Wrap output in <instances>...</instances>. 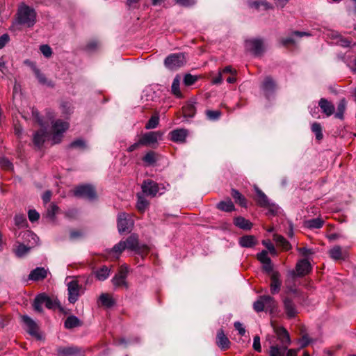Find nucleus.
I'll list each match as a JSON object with an SVG mask.
<instances>
[{"mask_svg":"<svg viewBox=\"0 0 356 356\" xmlns=\"http://www.w3.org/2000/svg\"><path fill=\"white\" fill-rule=\"evenodd\" d=\"M36 12L30 6L22 3L16 14V23L27 28L33 27L36 22Z\"/></svg>","mask_w":356,"mask_h":356,"instance_id":"nucleus-1","label":"nucleus"},{"mask_svg":"<svg viewBox=\"0 0 356 356\" xmlns=\"http://www.w3.org/2000/svg\"><path fill=\"white\" fill-rule=\"evenodd\" d=\"M67 286V300L71 304H74L83 293L82 286L79 284L76 278L67 277L65 279Z\"/></svg>","mask_w":356,"mask_h":356,"instance_id":"nucleus-2","label":"nucleus"},{"mask_svg":"<svg viewBox=\"0 0 356 356\" xmlns=\"http://www.w3.org/2000/svg\"><path fill=\"white\" fill-rule=\"evenodd\" d=\"M120 241H124V250L134 252L135 254H143L149 250L147 245L139 243L138 236L135 234H131L125 240Z\"/></svg>","mask_w":356,"mask_h":356,"instance_id":"nucleus-3","label":"nucleus"},{"mask_svg":"<svg viewBox=\"0 0 356 356\" xmlns=\"http://www.w3.org/2000/svg\"><path fill=\"white\" fill-rule=\"evenodd\" d=\"M70 124L67 122L56 120L51 123L53 144L60 143L62 140L63 134L69 129Z\"/></svg>","mask_w":356,"mask_h":356,"instance_id":"nucleus-4","label":"nucleus"},{"mask_svg":"<svg viewBox=\"0 0 356 356\" xmlns=\"http://www.w3.org/2000/svg\"><path fill=\"white\" fill-rule=\"evenodd\" d=\"M186 63V58L184 53L171 54L164 60L165 66L170 70H175L184 66Z\"/></svg>","mask_w":356,"mask_h":356,"instance_id":"nucleus-5","label":"nucleus"},{"mask_svg":"<svg viewBox=\"0 0 356 356\" xmlns=\"http://www.w3.org/2000/svg\"><path fill=\"white\" fill-rule=\"evenodd\" d=\"M263 273L270 279V290L273 295L277 294L281 289L282 280L280 273L275 268H262Z\"/></svg>","mask_w":356,"mask_h":356,"instance_id":"nucleus-6","label":"nucleus"},{"mask_svg":"<svg viewBox=\"0 0 356 356\" xmlns=\"http://www.w3.org/2000/svg\"><path fill=\"white\" fill-rule=\"evenodd\" d=\"M254 188L257 195L256 201L257 204L261 207L267 208L272 215L277 214L279 209L278 207L275 204L270 203L268 197L258 186H254Z\"/></svg>","mask_w":356,"mask_h":356,"instance_id":"nucleus-7","label":"nucleus"},{"mask_svg":"<svg viewBox=\"0 0 356 356\" xmlns=\"http://www.w3.org/2000/svg\"><path fill=\"white\" fill-rule=\"evenodd\" d=\"M74 195L76 197H84L88 200H95L96 198V191L95 188L89 184L80 185L74 190Z\"/></svg>","mask_w":356,"mask_h":356,"instance_id":"nucleus-8","label":"nucleus"},{"mask_svg":"<svg viewBox=\"0 0 356 356\" xmlns=\"http://www.w3.org/2000/svg\"><path fill=\"white\" fill-rule=\"evenodd\" d=\"M298 251L302 258L298 260L296 267H312V257L314 254L312 249L305 247L298 248Z\"/></svg>","mask_w":356,"mask_h":356,"instance_id":"nucleus-9","label":"nucleus"},{"mask_svg":"<svg viewBox=\"0 0 356 356\" xmlns=\"http://www.w3.org/2000/svg\"><path fill=\"white\" fill-rule=\"evenodd\" d=\"M22 320L26 326V332L32 337L38 339H41V336L38 332L39 327L38 324L29 316L24 315L22 316Z\"/></svg>","mask_w":356,"mask_h":356,"instance_id":"nucleus-10","label":"nucleus"},{"mask_svg":"<svg viewBox=\"0 0 356 356\" xmlns=\"http://www.w3.org/2000/svg\"><path fill=\"white\" fill-rule=\"evenodd\" d=\"M141 189L143 195L154 197L159 191V186L152 179H145L141 185Z\"/></svg>","mask_w":356,"mask_h":356,"instance_id":"nucleus-11","label":"nucleus"},{"mask_svg":"<svg viewBox=\"0 0 356 356\" xmlns=\"http://www.w3.org/2000/svg\"><path fill=\"white\" fill-rule=\"evenodd\" d=\"M246 48L255 56H261L264 51L263 40L261 39H251L245 41Z\"/></svg>","mask_w":356,"mask_h":356,"instance_id":"nucleus-12","label":"nucleus"},{"mask_svg":"<svg viewBox=\"0 0 356 356\" xmlns=\"http://www.w3.org/2000/svg\"><path fill=\"white\" fill-rule=\"evenodd\" d=\"M124 241H120L111 249L106 250L104 253L106 258L111 261L118 260L124 250Z\"/></svg>","mask_w":356,"mask_h":356,"instance_id":"nucleus-13","label":"nucleus"},{"mask_svg":"<svg viewBox=\"0 0 356 356\" xmlns=\"http://www.w3.org/2000/svg\"><path fill=\"white\" fill-rule=\"evenodd\" d=\"M132 226L133 221L130 218H128L127 213H119L118 216V229L120 234L129 232Z\"/></svg>","mask_w":356,"mask_h":356,"instance_id":"nucleus-14","label":"nucleus"},{"mask_svg":"<svg viewBox=\"0 0 356 356\" xmlns=\"http://www.w3.org/2000/svg\"><path fill=\"white\" fill-rule=\"evenodd\" d=\"M188 135V131L183 128L174 129L168 134L170 140L177 143H184Z\"/></svg>","mask_w":356,"mask_h":356,"instance_id":"nucleus-15","label":"nucleus"},{"mask_svg":"<svg viewBox=\"0 0 356 356\" xmlns=\"http://www.w3.org/2000/svg\"><path fill=\"white\" fill-rule=\"evenodd\" d=\"M161 136V134L159 131H150L142 136L140 138V143L142 145L147 146L157 143L159 138Z\"/></svg>","mask_w":356,"mask_h":356,"instance_id":"nucleus-16","label":"nucleus"},{"mask_svg":"<svg viewBox=\"0 0 356 356\" xmlns=\"http://www.w3.org/2000/svg\"><path fill=\"white\" fill-rule=\"evenodd\" d=\"M275 332L281 346L288 348L291 344L290 335L288 331L283 327H279L275 330Z\"/></svg>","mask_w":356,"mask_h":356,"instance_id":"nucleus-17","label":"nucleus"},{"mask_svg":"<svg viewBox=\"0 0 356 356\" xmlns=\"http://www.w3.org/2000/svg\"><path fill=\"white\" fill-rule=\"evenodd\" d=\"M261 88L264 93V95L268 98L269 96L273 93L276 88V84L274 80L270 76H266L261 86Z\"/></svg>","mask_w":356,"mask_h":356,"instance_id":"nucleus-18","label":"nucleus"},{"mask_svg":"<svg viewBox=\"0 0 356 356\" xmlns=\"http://www.w3.org/2000/svg\"><path fill=\"white\" fill-rule=\"evenodd\" d=\"M216 343L222 350H227L230 347V341L225 334L222 329L218 330L216 334Z\"/></svg>","mask_w":356,"mask_h":356,"instance_id":"nucleus-19","label":"nucleus"},{"mask_svg":"<svg viewBox=\"0 0 356 356\" xmlns=\"http://www.w3.org/2000/svg\"><path fill=\"white\" fill-rule=\"evenodd\" d=\"M22 238L24 243H26L28 246L33 248L38 244L39 238L38 236L31 230H26L21 233Z\"/></svg>","mask_w":356,"mask_h":356,"instance_id":"nucleus-20","label":"nucleus"},{"mask_svg":"<svg viewBox=\"0 0 356 356\" xmlns=\"http://www.w3.org/2000/svg\"><path fill=\"white\" fill-rule=\"evenodd\" d=\"M283 305L285 313L289 318H294L297 314L296 307L293 300L289 298L283 300Z\"/></svg>","mask_w":356,"mask_h":356,"instance_id":"nucleus-21","label":"nucleus"},{"mask_svg":"<svg viewBox=\"0 0 356 356\" xmlns=\"http://www.w3.org/2000/svg\"><path fill=\"white\" fill-rule=\"evenodd\" d=\"M318 106L322 112L327 116H331L334 113V104L325 98H321L318 102Z\"/></svg>","mask_w":356,"mask_h":356,"instance_id":"nucleus-22","label":"nucleus"},{"mask_svg":"<svg viewBox=\"0 0 356 356\" xmlns=\"http://www.w3.org/2000/svg\"><path fill=\"white\" fill-rule=\"evenodd\" d=\"M238 243L243 248H251L258 244V240L253 235H245L239 238Z\"/></svg>","mask_w":356,"mask_h":356,"instance_id":"nucleus-23","label":"nucleus"},{"mask_svg":"<svg viewBox=\"0 0 356 356\" xmlns=\"http://www.w3.org/2000/svg\"><path fill=\"white\" fill-rule=\"evenodd\" d=\"M127 268H122V270L116 274L114 277L112 279V282L114 286H125L127 288V284L125 281V279L127 275Z\"/></svg>","mask_w":356,"mask_h":356,"instance_id":"nucleus-24","label":"nucleus"},{"mask_svg":"<svg viewBox=\"0 0 356 356\" xmlns=\"http://www.w3.org/2000/svg\"><path fill=\"white\" fill-rule=\"evenodd\" d=\"M234 225L243 230H250L253 226L252 223L242 216L235 217L233 220Z\"/></svg>","mask_w":356,"mask_h":356,"instance_id":"nucleus-25","label":"nucleus"},{"mask_svg":"<svg viewBox=\"0 0 356 356\" xmlns=\"http://www.w3.org/2000/svg\"><path fill=\"white\" fill-rule=\"evenodd\" d=\"M324 223V220L321 217L306 220L303 222L304 227L309 229H320Z\"/></svg>","mask_w":356,"mask_h":356,"instance_id":"nucleus-26","label":"nucleus"},{"mask_svg":"<svg viewBox=\"0 0 356 356\" xmlns=\"http://www.w3.org/2000/svg\"><path fill=\"white\" fill-rule=\"evenodd\" d=\"M48 268H34L29 274V279L33 281L42 280L47 276Z\"/></svg>","mask_w":356,"mask_h":356,"instance_id":"nucleus-27","label":"nucleus"},{"mask_svg":"<svg viewBox=\"0 0 356 356\" xmlns=\"http://www.w3.org/2000/svg\"><path fill=\"white\" fill-rule=\"evenodd\" d=\"M329 254L334 260H344L346 257V252H343L341 248L339 245H336L330 249Z\"/></svg>","mask_w":356,"mask_h":356,"instance_id":"nucleus-28","label":"nucleus"},{"mask_svg":"<svg viewBox=\"0 0 356 356\" xmlns=\"http://www.w3.org/2000/svg\"><path fill=\"white\" fill-rule=\"evenodd\" d=\"M180 81L181 78L179 75H176L174 78L172 86L171 92L177 98H182L183 95L180 90Z\"/></svg>","mask_w":356,"mask_h":356,"instance_id":"nucleus-29","label":"nucleus"},{"mask_svg":"<svg viewBox=\"0 0 356 356\" xmlns=\"http://www.w3.org/2000/svg\"><path fill=\"white\" fill-rule=\"evenodd\" d=\"M32 65L33 72L40 83L42 85H47L49 87H54V85L53 82L51 81H48L47 79L45 77L44 74L41 73L38 68H37L33 64H32Z\"/></svg>","mask_w":356,"mask_h":356,"instance_id":"nucleus-30","label":"nucleus"},{"mask_svg":"<svg viewBox=\"0 0 356 356\" xmlns=\"http://www.w3.org/2000/svg\"><path fill=\"white\" fill-rule=\"evenodd\" d=\"M31 249V248L30 246H28L27 245H25L22 243H18V244L13 249V252L17 257H23L29 252Z\"/></svg>","mask_w":356,"mask_h":356,"instance_id":"nucleus-31","label":"nucleus"},{"mask_svg":"<svg viewBox=\"0 0 356 356\" xmlns=\"http://www.w3.org/2000/svg\"><path fill=\"white\" fill-rule=\"evenodd\" d=\"M136 196H137L136 208L140 212L143 213L148 208L149 202L144 197L143 194L138 193Z\"/></svg>","mask_w":356,"mask_h":356,"instance_id":"nucleus-32","label":"nucleus"},{"mask_svg":"<svg viewBox=\"0 0 356 356\" xmlns=\"http://www.w3.org/2000/svg\"><path fill=\"white\" fill-rule=\"evenodd\" d=\"M231 195L236 204H239L241 207H247V200L238 191L232 188Z\"/></svg>","mask_w":356,"mask_h":356,"instance_id":"nucleus-33","label":"nucleus"},{"mask_svg":"<svg viewBox=\"0 0 356 356\" xmlns=\"http://www.w3.org/2000/svg\"><path fill=\"white\" fill-rule=\"evenodd\" d=\"M273 239L276 242L277 245L281 247L282 250L287 251L291 248L290 243L282 236L274 234Z\"/></svg>","mask_w":356,"mask_h":356,"instance_id":"nucleus-34","label":"nucleus"},{"mask_svg":"<svg viewBox=\"0 0 356 356\" xmlns=\"http://www.w3.org/2000/svg\"><path fill=\"white\" fill-rule=\"evenodd\" d=\"M47 138V132L45 130H40L33 136V143L38 147H41Z\"/></svg>","mask_w":356,"mask_h":356,"instance_id":"nucleus-35","label":"nucleus"},{"mask_svg":"<svg viewBox=\"0 0 356 356\" xmlns=\"http://www.w3.org/2000/svg\"><path fill=\"white\" fill-rule=\"evenodd\" d=\"M288 348L278 345H273L270 347L269 356H285Z\"/></svg>","mask_w":356,"mask_h":356,"instance_id":"nucleus-36","label":"nucleus"},{"mask_svg":"<svg viewBox=\"0 0 356 356\" xmlns=\"http://www.w3.org/2000/svg\"><path fill=\"white\" fill-rule=\"evenodd\" d=\"M81 325V321L74 315L68 316L64 323L65 327L67 329L79 327Z\"/></svg>","mask_w":356,"mask_h":356,"instance_id":"nucleus-37","label":"nucleus"},{"mask_svg":"<svg viewBox=\"0 0 356 356\" xmlns=\"http://www.w3.org/2000/svg\"><path fill=\"white\" fill-rule=\"evenodd\" d=\"M79 352L75 347H60L57 349L58 356H72Z\"/></svg>","mask_w":356,"mask_h":356,"instance_id":"nucleus-38","label":"nucleus"},{"mask_svg":"<svg viewBox=\"0 0 356 356\" xmlns=\"http://www.w3.org/2000/svg\"><path fill=\"white\" fill-rule=\"evenodd\" d=\"M217 208L225 212H231L235 210V207L230 199L218 202L217 204Z\"/></svg>","mask_w":356,"mask_h":356,"instance_id":"nucleus-39","label":"nucleus"},{"mask_svg":"<svg viewBox=\"0 0 356 356\" xmlns=\"http://www.w3.org/2000/svg\"><path fill=\"white\" fill-rule=\"evenodd\" d=\"M264 299L265 309L273 312L277 307V303L275 299L270 296H262Z\"/></svg>","mask_w":356,"mask_h":356,"instance_id":"nucleus-40","label":"nucleus"},{"mask_svg":"<svg viewBox=\"0 0 356 356\" xmlns=\"http://www.w3.org/2000/svg\"><path fill=\"white\" fill-rule=\"evenodd\" d=\"M183 115L184 118H193L196 113V108L193 103H188L183 106Z\"/></svg>","mask_w":356,"mask_h":356,"instance_id":"nucleus-41","label":"nucleus"},{"mask_svg":"<svg viewBox=\"0 0 356 356\" xmlns=\"http://www.w3.org/2000/svg\"><path fill=\"white\" fill-rule=\"evenodd\" d=\"M99 300L102 305L108 308L115 305V300L108 293H102L99 296Z\"/></svg>","mask_w":356,"mask_h":356,"instance_id":"nucleus-42","label":"nucleus"},{"mask_svg":"<svg viewBox=\"0 0 356 356\" xmlns=\"http://www.w3.org/2000/svg\"><path fill=\"white\" fill-rule=\"evenodd\" d=\"M44 305V293L38 295L34 300L33 306L35 311L41 313L43 312L42 306Z\"/></svg>","mask_w":356,"mask_h":356,"instance_id":"nucleus-43","label":"nucleus"},{"mask_svg":"<svg viewBox=\"0 0 356 356\" xmlns=\"http://www.w3.org/2000/svg\"><path fill=\"white\" fill-rule=\"evenodd\" d=\"M312 268H293L289 272V275L292 278L297 277H302L307 274H309Z\"/></svg>","mask_w":356,"mask_h":356,"instance_id":"nucleus-44","label":"nucleus"},{"mask_svg":"<svg viewBox=\"0 0 356 356\" xmlns=\"http://www.w3.org/2000/svg\"><path fill=\"white\" fill-rule=\"evenodd\" d=\"M257 259L264 265L263 267H270L271 260L268 255V251L262 250L260 253L257 254Z\"/></svg>","mask_w":356,"mask_h":356,"instance_id":"nucleus-45","label":"nucleus"},{"mask_svg":"<svg viewBox=\"0 0 356 356\" xmlns=\"http://www.w3.org/2000/svg\"><path fill=\"white\" fill-rule=\"evenodd\" d=\"M346 108V101L345 99H342L340 100L338 106H337V111L335 113V118L343 120V114Z\"/></svg>","mask_w":356,"mask_h":356,"instance_id":"nucleus-46","label":"nucleus"},{"mask_svg":"<svg viewBox=\"0 0 356 356\" xmlns=\"http://www.w3.org/2000/svg\"><path fill=\"white\" fill-rule=\"evenodd\" d=\"M59 210V207L54 203H51L47 209V217L51 220L55 221L56 214Z\"/></svg>","mask_w":356,"mask_h":356,"instance_id":"nucleus-47","label":"nucleus"},{"mask_svg":"<svg viewBox=\"0 0 356 356\" xmlns=\"http://www.w3.org/2000/svg\"><path fill=\"white\" fill-rule=\"evenodd\" d=\"M143 161L147 165H154L156 161V154L153 151L148 152L143 158Z\"/></svg>","mask_w":356,"mask_h":356,"instance_id":"nucleus-48","label":"nucleus"},{"mask_svg":"<svg viewBox=\"0 0 356 356\" xmlns=\"http://www.w3.org/2000/svg\"><path fill=\"white\" fill-rule=\"evenodd\" d=\"M94 273L98 280L104 281L109 276L110 268H99Z\"/></svg>","mask_w":356,"mask_h":356,"instance_id":"nucleus-49","label":"nucleus"},{"mask_svg":"<svg viewBox=\"0 0 356 356\" xmlns=\"http://www.w3.org/2000/svg\"><path fill=\"white\" fill-rule=\"evenodd\" d=\"M14 221L15 225L19 227H25L27 226V221L24 214H16L14 217Z\"/></svg>","mask_w":356,"mask_h":356,"instance_id":"nucleus-50","label":"nucleus"},{"mask_svg":"<svg viewBox=\"0 0 356 356\" xmlns=\"http://www.w3.org/2000/svg\"><path fill=\"white\" fill-rule=\"evenodd\" d=\"M199 78L200 77L198 76L192 75L189 73L186 74L184 76L183 82L186 86H190L193 85L199 79Z\"/></svg>","mask_w":356,"mask_h":356,"instance_id":"nucleus-51","label":"nucleus"},{"mask_svg":"<svg viewBox=\"0 0 356 356\" xmlns=\"http://www.w3.org/2000/svg\"><path fill=\"white\" fill-rule=\"evenodd\" d=\"M159 123V117L158 115H152L145 125L146 129H152L156 128Z\"/></svg>","mask_w":356,"mask_h":356,"instance_id":"nucleus-52","label":"nucleus"},{"mask_svg":"<svg viewBox=\"0 0 356 356\" xmlns=\"http://www.w3.org/2000/svg\"><path fill=\"white\" fill-rule=\"evenodd\" d=\"M312 131L314 133L317 140L323 138L322 127L320 123L314 122L312 124Z\"/></svg>","mask_w":356,"mask_h":356,"instance_id":"nucleus-53","label":"nucleus"},{"mask_svg":"<svg viewBox=\"0 0 356 356\" xmlns=\"http://www.w3.org/2000/svg\"><path fill=\"white\" fill-rule=\"evenodd\" d=\"M69 148H71V149H84L86 148V142L83 140V139H81V138H79V139H76L74 141H72L70 145H69Z\"/></svg>","mask_w":356,"mask_h":356,"instance_id":"nucleus-54","label":"nucleus"},{"mask_svg":"<svg viewBox=\"0 0 356 356\" xmlns=\"http://www.w3.org/2000/svg\"><path fill=\"white\" fill-rule=\"evenodd\" d=\"M253 309L257 312H261L265 310V305L262 296H259L258 300L254 302Z\"/></svg>","mask_w":356,"mask_h":356,"instance_id":"nucleus-55","label":"nucleus"},{"mask_svg":"<svg viewBox=\"0 0 356 356\" xmlns=\"http://www.w3.org/2000/svg\"><path fill=\"white\" fill-rule=\"evenodd\" d=\"M207 118L210 120H217L221 115V112L220 111H211L207 110L205 112Z\"/></svg>","mask_w":356,"mask_h":356,"instance_id":"nucleus-56","label":"nucleus"},{"mask_svg":"<svg viewBox=\"0 0 356 356\" xmlns=\"http://www.w3.org/2000/svg\"><path fill=\"white\" fill-rule=\"evenodd\" d=\"M252 6L254 7L256 9H259L261 6H263L264 9L266 10L273 8V6L266 1H254L252 3Z\"/></svg>","mask_w":356,"mask_h":356,"instance_id":"nucleus-57","label":"nucleus"},{"mask_svg":"<svg viewBox=\"0 0 356 356\" xmlns=\"http://www.w3.org/2000/svg\"><path fill=\"white\" fill-rule=\"evenodd\" d=\"M28 217H29V220L31 222H35L39 220L40 214L36 210L30 209L28 211Z\"/></svg>","mask_w":356,"mask_h":356,"instance_id":"nucleus-58","label":"nucleus"},{"mask_svg":"<svg viewBox=\"0 0 356 356\" xmlns=\"http://www.w3.org/2000/svg\"><path fill=\"white\" fill-rule=\"evenodd\" d=\"M42 54L47 58H49L52 54L51 48L47 44H42L40 47Z\"/></svg>","mask_w":356,"mask_h":356,"instance_id":"nucleus-59","label":"nucleus"},{"mask_svg":"<svg viewBox=\"0 0 356 356\" xmlns=\"http://www.w3.org/2000/svg\"><path fill=\"white\" fill-rule=\"evenodd\" d=\"M262 244L266 247V248L272 255L277 254V250L275 248L273 244L270 241H263Z\"/></svg>","mask_w":356,"mask_h":356,"instance_id":"nucleus-60","label":"nucleus"},{"mask_svg":"<svg viewBox=\"0 0 356 356\" xmlns=\"http://www.w3.org/2000/svg\"><path fill=\"white\" fill-rule=\"evenodd\" d=\"M176 3L184 6V7H191L195 4V0H175Z\"/></svg>","mask_w":356,"mask_h":356,"instance_id":"nucleus-61","label":"nucleus"},{"mask_svg":"<svg viewBox=\"0 0 356 356\" xmlns=\"http://www.w3.org/2000/svg\"><path fill=\"white\" fill-rule=\"evenodd\" d=\"M252 346L254 350H256L257 352L260 353L261 351L260 337L258 335L254 337Z\"/></svg>","mask_w":356,"mask_h":356,"instance_id":"nucleus-62","label":"nucleus"},{"mask_svg":"<svg viewBox=\"0 0 356 356\" xmlns=\"http://www.w3.org/2000/svg\"><path fill=\"white\" fill-rule=\"evenodd\" d=\"M44 305L48 309H52L55 306V302L45 293H44Z\"/></svg>","mask_w":356,"mask_h":356,"instance_id":"nucleus-63","label":"nucleus"},{"mask_svg":"<svg viewBox=\"0 0 356 356\" xmlns=\"http://www.w3.org/2000/svg\"><path fill=\"white\" fill-rule=\"evenodd\" d=\"M0 72L2 73L3 76H6L8 72V69L3 57L0 58Z\"/></svg>","mask_w":356,"mask_h":356,"instance_id":"nucleus-64","label":"nucleus"}]
</instances>
